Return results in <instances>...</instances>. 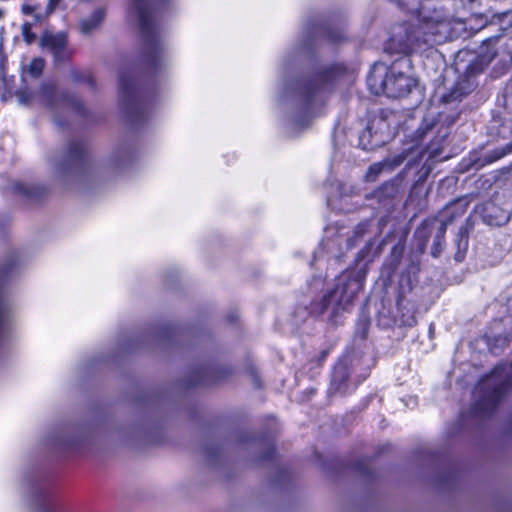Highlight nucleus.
Masks as SVG:
<instances>
[{
    "label": "nucleus",
    "mask_w": 512,
    "mask_h": 512,
    "mask_svg": "<svg viewBox=\"0 0 512 512\" xmlns=\"http://www.w3.org/2000/svg\"><path fill=\"white\" fill-rule=\"evenodd\" d=\"M397 3L415 14L419 23L417 29L407 23L395 25L385 45L386 52L407 55L419 50L422 44H439L449 37L450 19L442 10L426 13L422 0H397Z\"/></svg>",
    "instance_id": "f257e3e1"
},
{
    "label": "nucleus",
    "mask_w": 512,
    "mask_h": 512,
    "mask_svg": "<svg viewBox=\"0 0 512 512\" xmlns=\"http://www.w3.org/2000/svg\"><path fill=\"white\" fill-rule=\"evenodd\" d=\"M410 68V60L400 57L390 67L382 62L375 63L368 75L367 83L375 94L400 98L409 94L416 86V80L403 71Z\"/></svg>",
    "instance_id": "f03ea898"
},
{
    "label": "nucleus",
    "mask_w": 512,
    "mask_h": 512,
    "mask_svg": "<svg viewBox=\"0 0 512 512\" xmlns=\"http://www.w3.org/2000/svg\"><path fill=\"white\" fill-rule=\"evenodd\" d=\"M365 277L364 269L343 272L337 278L334 289L323 296L318 312L323 313L331 308L335 316L345 310L362 289Z\"/></svg>",
    "instance_id": "7ed1b4c3"
},
{
    "label": "nucleus",
    "mask_w": 512,
    "mask_h": 512,
    "mask_svg": "<svg viewBox=\"0 0 512 512\" xmlns=\"http://www.w3.org/2000/svg\"><path fill=\"white\" fill-rule=\"evenodd\" d=\"M331 79V71L320 72L311 79L301 80L293 87H287L286 91L293 94L304 114H312L316 108L322 105Z\"/></svg>",
    "instance_id": "20e7f679"
},
{
    "label": "nucleus",
    "mask_w": 512,
    "mask_h": 512,
    "mask_svg": "<svg viewBox=\"0 0 512 512\" xmlns=\"http://www.w3.org/2000/svg\"><path fill=\"white\" fill-rule=\"evenodd\" d=\"M511 385V379L499 374L498 368L491 375L483 379L476 387V394L480 399L476 402V413L486 415L492 412L499 401L505 396Z\"/></svg>",
    "instance_id": "39448f33"
},
{
    "label": "nucleus",
    "mask_w": 512,
    "mask_h": 512,
    "mask_svg": "<svg viewBox=\"0 0 512 512\" xmlns=\"http://www.w3.org/2000/svg\"><path fill=\"white\" fill-rule=\"evenodd\" d=\"M392 136L388 118L381 114L370 119L359 136V144L364 150H373L386 144Z\"/></svg>",
    "instance_id": "423d86ee"
},
{
    "label": "nucleus",
    "mask_w": 512,
    "mask_h": 512,
    "mask_svg": "<svg viewBox=\"0 0 512 512\" xmlns=\"http://www.w3.org/2000/svg\"><path fill=\"white\" fill-rule=\"evenodd\" d=\"M120 102L132 120H139L144 113V105L139 98L134 79L130 75H121L119 79Z\"/></svg>",
    "instance_id": "0eeeda50"
},
{
    "label": "nucleus",
    "mask_w": 512,
    "mask_h": 512,
    "mask_svg": "<svg viewBox=\"0 0 512 512\" xmlns=\"http://www.w3.org/2000/svg\"><path fill=\"white\" fill-rule=\"evenodd\" d=\"M477 211L485 223L495 226L506 224L511 216L510 208L498 196L478 206Z\"/></svg>",
    "instance_id": "6e6552de"
},
{
    "label": "nucleus",
    "mask_w": 512,
    "mask_h": 512,
    "mask_svg": "<svg viewBox=\"0 0 512 512\" xmlns=\"http://www.w3.org/2000/svg\"><path fill=\"white\" fill-rule=\"evenodd\" d=\"M41 45L53 55L58 63L65 61L69 57L67 38L64 33L44 35L41 38Z\"/></svg>",
    "instance_id": "1a4fd4ad"
},
{
    "label": "nucleus",
    "mask_w": 512,
    "mask_h": 512,
    "mask_svg": "<svg viewBox=\"0 0 512 512\" xmlns=\"http://www.w3.org/2000/svg\"><path fill=\"white\" fill-rule=\"evenodd\" d=\"M406 158V155L399 154L396 156H393L392 158H387L383 161L374 163L371 165L365 175L367 181H375L379 174H381L383 171H392L394 168L398 167L404 159Z\"/></svg>",
    "instance_id": "9d476101"
},
{
    "label": "nucleus",
    "mask_w": 512,
    "mask_h": 512,
    "mask_svg": "<svg viewBox=\"0 0 512 512\" xmlns=\"http://www.w3.org/2000/svg\"><path fill=\"white\" fill-rule=\"evenodd\" d=\"M85 153V146L82 142L76 141L71 143L68 151V156L65 164V169L71 170L77 167L83 159Z\"/></svg>",
    "instance_id": "9b49d317"
},
{
    "label": "nucleus",
    "mask_w": 512,
    "mask_h": 512,
    "mask_svg": "<svg viewBox=\"0 0 512 512\" xmlns=\"http://www.w3.org/2000/svg\"><path fill=\"white\" fill-rule=\"evenodd\" d=\"M448 221H441L434 235L433 245L431 248V255L437 258L442 253L445 246V234L447 231Z\"/></svg>",
    "instance_id": "f8f14e48"
},
{
    "label": "nucleus",
    "mask_w": 512,
    "mask_h": 512,
    "mask_svg": "<svg viewBox=\"0 0 512 512\" xmlns=\"http://www.w3.org/2000/svg\"><path fill=\"white\" fill-rule=\"evenodd\" d=\"M105 12L103 9H96L90 17L82 19L80 22V30L83 34H89L96 29L104 18Z\"/></svg>",
    "instance_id": "ddd939ff"
},
{
    "label": "nucleus",
    "mask_w": 512,
    "mask_h": 512,
    "mask_svg": "<svg viewBox=\"0 0 512 512\" xmlns=\"http://www.w3.org/2000/svg\"><path fill=\"white\" fill-rule=\"evenodd\" d=\"M84 437L82 434H73L72 431H67L64 434L56 435L53 438V443L55 445L63 446V447H73L75 445L80 444L83 441Z\"/></svg>",
    "instance_id": "4468645a"
},
{
    "label": "nucleus",
    "mask_w": 512,
    "mask_h": 512,
    "mask_svg": "<svg viewBox=\"0 0 512 512\" xmlns=\"http://www.w3.org/2000/svg\"><path fill=\"white\" fill-rule=\"evenodd\" d=\"M456 244L458 247V251L455 253L454 258L457 262H461L464 259L465 250L468 246L467 236L464 235V232L462 230H460L459 232Z\"/></svg>",
    "instance_id": "2eb2a0df"
},
{
    "label": "nucleus",
    "mask_w": 512,
    "mask_h": 512,
    "mask_svg": "<svg viewBox=\"0 0 512 512\" xmlns=\"http://www.w3.org/2000/svg\"><path fill=\"white\" fill-rule=\"evenodd\" d=\"M511 152H512V144H507L505 147L497 148V149L489 152L486 156V161L488 163L495 162Z\"/></svg>",
    "instance_id": "dca6fc26"
},
{
    "label": "nucleus",
    "mask_w": 512,
    "mask_h": 512,
    "mask_svg": "<svg viewBox=\"0 0 512 512\" xmlns=\"http://www.w3.org/2000/svg\"><path fill=\"white\" fill-rule=\"evenodd\" d=\"M9 320V308L4 299L0 296V337L5 332Z\"/></svg>",
    "instance_id": "f3484780"
},
{
    "label": "nucleus",
    "mask_w": 512,
    "mask_h": 512,
    "mask_svg": "<svg viewBox=\"0 0 512 512\" xmlns=\"http://www.w3.org/2000/svg\"><path fill=\"white\" fill-rule=\"evenodd\" d=\"M472 89V84L467 82V86L462 88L460 83H458L457 87L447 96H445L446 102H451L455 100H459L463 95L467 94L469 90Z\"/></svg>",
    "instance_id": "a211bd4d"
},
{
    "label": "nucleus",
    "mask_w": 512,
    "mask_h": 512,
    "mask_svg": "<svg viewBox=\"0 0 512 512\" xmlns=\"http://www.w3.org/2000/svg\"><path fill=\"white\" fill-rule=\"evenodd\" d=\"M489 61H484V57L476 59L474 62L470 63L467 66L466 73L467 75L474 76L476 74L481 73L484 70V66L488 64Z\"/></svg>",
    "instance_id": "6ab92c4d"
},
{
    "label": "nucleus",
    "mask_w": 512,
    "mask_h": 512,
    "mask_svg": "<svg viewBox=\"0 0 512 512\" xmlns=\"http://www.w3.org/2000/svg\"><path fill=\"white\" fill-rule=\"evenodd\" d=\"M44 68V61L41 58H35L27 67V71L34 77H38Z\"/></svg>",
    "instance_id": "aec40b11"
},
{
    "label": "nucleus",
    "mask_w": 512,
    "mask_h": 512,
    "mask_svg": "<svg viewBox=\"0 0 512 512\" xmlns=\"http://www.w3.org/2000/svg\"><path fill=\"white\" fill-rule=\"evenodd\" d=\"M366 232V224H360L356 227V229L354 230V236L353 238L352 237H347L346 238V248L347 249H350L354 246V242H355V239L356 238H359V237H362L363 234Z\"/></svg>",
    "instance_id": "412c9836"
},
{
    "label": "nucleus",
    "mask_w": 512,
    "mask_h": 512,
    "mask_svg": "<svg viewBox=\"0 0 512 512\" xmlns=\"http://www.w3.org/2000/svg\"><path fill=\"white\" fill-rule=\"evenodd\" d=\"M22 34L28 44L32 43L35 39V35L31 32V25L29 23L22 25Z\"/></svg>",
    "instance_id": "4be33fe9"
},
{
    "label": "nucleus",
    "mask_w": 512,
    "mask_h": 512,
    "mask_svg": "<svg viewBox=\"0 0 512 512\" xmlns=\"http://www.w3.org/2000/svg\"><path fill=\"white\" fill-rule=\"evenodd\" d=\"M505 106L512 112V81L507 85L504 93Z\"/></svg>",
    "instance_id": "5701e85b"
},
{
    "label": "nucleus",
    "mask_w": 512,
    "mask_h": 512,
    "mask_svg": "<svg viewBox=\"0 0 512 512\" xmlns=\"http://www.w3.org/2000/svg\"><path fill=\"white\" fill-rule=\"evenodd\" d=\"M61 0H48L47 4V14L52 13Z\"/></svg>",
    "instance_id": "b1692460"
},
{
    "label": "nucleus",
    "mask_w": 512,
    "mask_h": 512,
    "mask_svg": "<svg viewBox=\"0 0 512 512\" xmlns=\"http://www.w3.org/2000/svg\"><path fill=\"white\" fill-rule=\"evenodd\" d=\"M34 11H35V7L34 6H31V5H28V4L22 5V12L24 14L30 15V14H33Z\"/></svg>",
    "instance_id": "393cba45"
},
{
    "label": "nucleus",
    "mask_w": 512,
    "mask_h": 512,
    "mask_svg": "<svg viewBox=\"0 0 512 512\" xmlns=\"http://www.w3.org/2000/svg\"><path fill=\"white\" fill-rule=\"evenodd\" d=\"M344 367H338L335 369L334 371V376H333V383H335L337 381V375L339 374L341 377L344 376Z\"/></svg>",
    "instance_id": "a878e982"
},
{
    "label": "nucleus",
    "mask_w": 512,
    "mask_h": 512,
    "mask_svg": "<svg viewBox=\"0 0 512 512\" xmlns=\"http://www.w3.org/2000/svg\"><path fill=\"white\" fill-rule=\"evenodd\" d=\"M112 165L115 167V168H121L123 166V163H122V158L120 157H115L113 160H112Z\"/></svg>",
    "instance_id": "bb28decb"
},
{
    "label": "nucleus",
    "mask_w": 512,
    "mask_h": 512,
    "mask_svg": "<svg viewBox=\"0 0 512 512\" xmlns=\"http://www.w3.org/2000/svg\"><path fill=\"white\" fill-rule=\"evenodd\" d=\"M73 105L75 106V109L78 110V111H81L82 109V104L79 102V101H75L73 103Z\"/></svg>",
    "instance_id": "cd10ccee"
},
{
    "label": "nucleus",
    "mask_w": 512,
    "mask_h": 512,
    "mask_svg": "<svg viewBox=\"0 0 512 512\" xmlns=\"http://www.w3.org/2000/svg\"><path fill=\"white\" fill-rule=\"evenodd\" d=\"M500 340L502 341V345H508V341H507L506 337H502V338H500Z\"/></svg>",
    "instance_id": "c85d7f7f"
},
{
    "label": "nucleus",
    "mask_w": 512,
    "mask_h": 512,
    "mask_svg": "<svg viewBox=\"0 0 512 512\" xmlns=\"http://www.w3.org/2000/svg\"><path fill=\"white\" fill-rule=\"evenodd\" d=\"M42 511L43 512H50V509L45 506V507L42 508Z\"/></svg>",
    "instance_id": "c756f323"
},
{
    "label": "nucleus",
    "mask_w": 512,
    "mask_h": 512,
    "mask_svg": "<svg viewBox=\"0 0 512 512\" xmlns=\"http://www.w3.org/2000/svg\"><path fill=\"white\" fill-rule=\"evenodd\" d=\"M4 16V11L0 9V19Z\"/></svg>",
    "instance_id": "7c9ffc66"
},
{
    "label": "nucleus",
    "mask_w": 512,
    "mask_h": 512,
    "mask_svg": "<svg viewBox=\"0 0 512 512\" xmlns=\"http://www.w3.org/2000/svg\"><path fill=\"white\" fill-rule=\"evenodd\" d=\"M35 18H36V20H40V16L39 15H35Z\"/></svg>",
    "instance_id": "2f4dec72"
},
{
    "label": "nucleus",
    "mask_w": 512,
    "mask_h": 512,
    "mask_svg": "<svg viewBox=\"0 0 512 512\" xmlns=\"http://www.w3.org/2000/svg\"><path fill=\"white\" fill-rule=\"evenodd\" d=\"M341 240H342V236L338 235V241H341Z\"/></svg>",
    "instance_id": "473e14b6"
}]
</instances>
